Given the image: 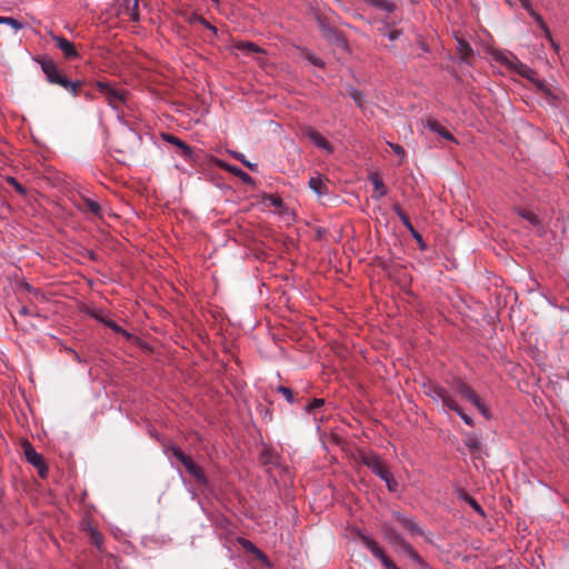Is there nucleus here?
<instances>
[{
	"mask_svg": "<svg viewBox=\"0 0 569 569\" xmlns=\"http://www.w3.org/2000/svg\"><path fill=\"white\" fill-rule=\"evenodd\" d=\"M42 70L46 73L48 80L51 83H56L59 86H62L63 88L70 90L73 93H77L78 89L80 88V82H72L69 81L63 74H61L53 61H43L42 62Z\"/></svg>",
	"mask_w": 569,
	"mask_h": 569,
	"instance_id": "obj_1",
	"label": "nucleus"
},
{
	"mask_svg": "<svg viewBox=\"0 0 569 569\" xmlns=\"http://www.w3.org/2000/svg\"><path fill=\"white\" fill-rule=\"evenodd\" d=\"M172 455L186 467L188 472L196 479L200 485H207L208 480L201 467L192 461V459L184 455L177 446H170L168 448Z\"/></svg>",
	"mask_w": 569,
	"mask_h": 569,
	"instance_id": "obj_2",
	"label": "nucleus"
},
{
	"mask_svg": "<svg viewBox=\"0 0 569 569\" xmlns=\"http://www.w3.org/2000/svg\"><path fill=\"white\" fill-rule=\"evenodd\" d=\"M452 388L462 398L472 402L480 410V412L488 418L489 415L487 407L482 403L481 399L469 385L460 379H456L452 383Z\"/></svg>",
	"mask_w": 569,
	"mask_h": 569,
	"instance_id": "obj_3",
	"label": "nucleus"
},
{
	"mask_svg": "<svg viewBox=\"0 0 569 569\" xmlns=\"http://www.w3.org/2000/svg\"><path fill=\"white\" fill-rule=\"evenodd\" d=\"M22 448L27 461L37 468L38 473L41 478H46L48 473V467L44 462L43 457L40 453H38L32 447V445L27 440L23 441Z\"/></svg>",
	"mask_w": 569,
	"mask_h": 569,
	"instance_id": "obj_4",
	"label": "nucleus"
},
{
	"mask_svg": "<svg viewBox=\"0 0 569 569\" xmlns=\"http://www.w3.org/2000/svg\"><path fill=\"white\" fill-rule=\"evenodd\" d=\"M360 539L366 545V547L370 549L372 555L380 559L386 569H399L395 565V562L389 557L386 556L383 550L378 546V543L373 539L366 535H360Z\"/></svg>",
	"mask_w": 569,
	"mask_h": 569,
	"instance_id": "obj_5",
	"label": "nucleus"
},
{
	"mask_svg": "<svg viewBox=\"0 0 569 569\" xmlns=\"http://www.w3.org/2000/svg\"><path fill=\"white\" fill-rule=\"evenodd\" d=\"M360 459L368 468H370L380 478H382L385 473H388L390 471L386 466L385 461L382 460V458L376 453H362Z\"/></svg>",
	"mask_w": 569,
	"mask_h": 569,
	"instance_id": "obj_6",
	"label": "nucleus"
},
{
	"mask_svg": "<svg viewBox=\"0 0 569 569\" xmlns=\"http://www.w3.org/2000/svg\"><path fill=\"white\" fill-rule=\"evenodd\" d=\"M98 89L100 93L103 94L106 100L109 102L110 106L118 108L122 102H124V93L122 91H119L114 88H112L108 83L99 82Z\"/></svg>",
	"mask_w": 569,
	"mask_h": 569,
	"instance_id": "obj_7",
	"label": "nucleus"
},
{
	"mask_svg": "<svg viewBox=\"0 0 569 569\" xmlns=\"http://www.w3.org/2000/svg\"><path fill=\"white\" fill-rule=\"evenodd\" d=\"M50 37L56 42L57 47L63 52L66 59L78 58L79 53L71 41L53 33H50Z\"/></svg>",
	"mask_w": 569,
	"mask_h": 569,
	"instance_id": "obj_8",
	"label": "nucleus"
},
{
	"mask_svg": "<svg viewBox=\"0 0 569 569\" xmlns=\"http://www.w3.org/2000/svg\"><path fill=\"white\" fill-rule=\"evenodd\" d=\"M302 133L318 147L326 149L330 152L332 151L330 142L325 137H322L316 129L307 127L302 130Z\"/></svg>",
	"mask_w": 569,
	"mask_h": 569,
	"instance_id": "obj_9",
	"label": "nucleus"
},
{
	"mask_svg": "<svg viewBox=\"0 0 569 569\" xmlns=\"http://www.w3.org/2000/svg\"><path fill=\"white\" fill-rule=\"evenodd\" d=\"M318 20H319V23L321 26L325 37L327 39H329L330 41L335 42L341 49L348 50L349 46H348L347 39L343 36H341L340 33H338L336 30H333L329 27H326L320 19H318Z\"/></svg>",
	"mask_w": 569,
	"mask_h": 569,
	"instance_id": "obj_10",
	"label": "nucleus"
},
{
	"mask_svg": "<svg viewBox=\"0 0 569 569\" xmlns=\"http://www.w3.org/2000/svg\"><path fill=\"white\" fill-rule=\"evenodd\" d=\"M162 139L176 146L186 159H192L193 151L186 142L169 133H162Z\"/></svg>",
	"mask_w": 569,
	"mask_h": 569,
	"instance_id": "obj_11",
	"label": "nucleus"
},
{
	"mask_svg": "<svg viewBox=\"0 0 569 569\" xmlns=\"http://www.w3.org/2000/svg\"><path fill=\"white\" fill-rule=\"evenodd\" d=\"M426 126L433 132L438 133L442 138H445L448 141L457 142L456 138L436 119L428 118L426 120Z\"/></svg>",
	"mask_w": 569,
	"mask_h": 569,
	"instance_id": "obj_12",
	"label": "nucleus"
},
{
	"mask_svg": "<svg viewBox=\"0 0 569 569\" xmlns=\"http://www.w3.org/2000/svg\"><path fill=\"white\" fill-rule=\"evenodd\" d=\"M239 543L242 546V548L254 555V557L260 560L263 565L266 566H270V561L268 559V557L266 556V553H263L260 549H258L250 540H247V539H239Z\"/></svg>",
	"mask_w": 569,
	"mask_h": 569,
	"instance_id": "obj_13",
	"label": "nucleus"
},
{
	"mask_svg": "<svg viewBox=\"0 0 569 569\" xmlns=\"http://www.w3.org/2000/svg\"><path fill=\"white\" fill-rule=\"evenodd\" d=\"M457 51H458L459 58L462 61H465L467 63L470 62V58L473 56V50L465 39L457 38Z\"/></svg>",
	"mask_w": 569,
	"mask_h": 569,
	"instance_id": "obj_14",
	"label": "nucleus"
},
{
	"mask_svg": "<svg viewBox=\"0 0 569 569\" xmlns=\"http://www.w3.org/2000/svg\"><path fill=\"white\" fill-rule=\"evenodd\" d=\"M369 180L371 181L373 189L377 192V199L385 197L387 194V187L385 186L382 178L378 172H371L369 174Z\"/></svg>",
	"mask_w": 569,
	"mask_h": 569,
	"instance_id": "obj_15",
	"label": "nucleus"
},
{
	"mask_svg": "<svg viewBox=\"0 0 569 569\" xmlns=\"http://www.w3.org/2000/svg\"><path fill=\"white\" fill-rule=\"evenodd\" d=\"M309 187L319 196L328 193V186L326 179L322 176L310 178Z\"/></svg>",
	"mask_w": 569,
	"mask_h": 569,
	"instance_id": "obj_16",
	"label": "nucleus"
},
{
	"mask_svg": "<svg viewBox=\"0 0 569 569\" xmlns=\"http://www.w3.org/2000/svg\"><path fill=\"white\" fill-rule=\"evenodd\" d=\"M385 537L396 547H399L401 550L409 545L395 529L386 528Z\"/></svg>",
	"mask_w": 569,
	"mask_h": 569,
	"instance_id": "obj_17",
	"label": "nucleus"
},
{
	"mask_svg": "<svg viewBox=\"0 0 569 569\" xmlns=\"http://www.w3.org/2000/svg\"><path fill=\"white\" fill-rule=\"evenodd\" d=\"M233 48L246 52V53H259L262 52V49L259 48L256 43L249 41H238L233 44Z\"/></svg>",
	"mask_w": 569,
	"mask_h": 569,
	"instance_id": "obj_18",
	"label": "nucleus"
},
{
	"mask_svg": "<svg viewBox=\"0 0 569 569\" xmlns=\"http://www.w3.org/2000/svg\"><path fill=\"white\" fill-rule=\"evenodd\" d=\"M428 395L435 399H440L446 405V399L451 398L447 390L438 385H431L428 390Z\"/></svg>",
	"mask_w": 569,
	"mask_h": 569,
	"instance_id": "obj_19",
	"label": "nucleus"
},
{
	"mask_svg": "<svg viewBox=\"0 0 569 569\" xmlns=\"http://www.w3.org/2000/svg\"><path fill=\"white\" fill-rule=\"evenodd\" d=\"M226 169L229 172H231L232 174H234L236 177H238L239 179H241L244 183H247V184L253 183V179L247 172L241 170L240 168L227 164Z\"/></svg>",
	"mask_w": 569,
	"mask_h": 569,
	"instance_id": "obj_20",
	"label": "nucleus"
},
{
	"mask_svg": "<svg viewBox=\"0 0 569 569\" xmlns=\"http://www.w3.org/2000/svg\"><path fill=\"white\" fill-rule=\"evenodd\" d=\"M363 1L375 8H378V9L388 11V12L393 11L396 8L395 3L387 1V0H363Z\"/></svg>",
	"mask_w": 569,
	"mask_h": 569,
	"instance_id": "obj_21",
	"label": "nucleus"
},
{
	"mask_svg": "<svg viewBox=\"0 0 569 569\" xmlns=\"http://www.w3.org/2000/svg\"><path fill=\"white\" fill-rule=\"evenodd\" d=\"M515 69L518 71L519 74L529 79L530 81H535V79L537 78V72L523 63L516 64Z\"/></svg>",
	"mask_w": 569,
	"mask_h": 569,
	"instance_id": "obj_22",
	"label": "nucleus"
},
{
	"mask_svg": "<svg viewBox=\"0 0 569 569\" xmlns=\"http://www.w3.org/2000/svg\"><path fill=\"white\" fill-rule=\"evenodd\" d=\"M522 8H525L529 14L538 22L539 27L543 26L545 21L542 19V17L536 12L532 8V4L530 2V0H519Z\"/></svg>",
	"mask_w": 569,
	"mask_h": 569,
	"instance_id": "obj_23",
	"label": "nucleus"
},
{
	"mask_svg": "<svg viewBox=\"0 0 569 569\" xmlns=\"http://www.w3.org/2000/svg\"><path fill=\"white\" fill-rule=\"evenodd\" d=\"M459 497L465 500L477 513H479L481 517H485V511L481 508V506L468 493L461 492Z\"/></svg>",
	"mask_w": 569,
	"mask_h": 569,
	"instance_id": "obj_24",
	"label": "nucleus"
},
{
	"mask_svg": "<svg viewBox=\"0 0 569 569\" xmlns=\"http://www.w3.org/2000/svg\"><path fill=\"white\" fill-rule=\"evenodd\" d=\"M396 518L409 531L417 532L420 535L422 533L421 530L419 529V527L411 519L405 518L399 513L396 515Z\"/></svg>",
	"mask_w": 569,
	"mask_h": 569,
	"instance_id": "obj_25",
	"label": "nucleus"
},
{
	"mask_svg": "<svg viewBox=\"0 0 569 569\" xmlns=\"http://www.w3.org/2000/svg\"><path fill=\"white\" fill-rule=\"evenodd\" d=\"M536 87L538 88V90L545 94V97L548 99V100H551V101H555L557 100V97L552 93V91L550 90L549 87H547L543 81L539 80L538 78L535 79V81H532Z\"/></svg>",
	"mask_w": 569,
	"mask_h": 569,
	"instance_id": "obj_26",
	"label": "nucleus"
},
{
	"mask_svg": "<svg viewBox=\"0 0 569 569\" xmlns=\"http://www.w3.org/2000/svg\"><path fill=\"white\" fill-rule=\"evenodd\" d=\"M83 203L87 210H89L92 214H94L96 217H101V207L97 201L89 198H84Z\"/></svg>",
	"mask_w": 569,
	"mask_h": 569,
	"instance_id": "obj_27",
	"label": "nucleus"
},
{
	"mask_svg": "<svg viewBox=\"0 0 569 569\" xmlns=\"http://www.w3.org/2000/svg\"><path fill=\"white\" fill-rule=\"evenodd\" d=\"M229 153L231 154V157H233L234 159L241 161L249 170L251 171H256L258 169V164L257 163H252L250 161H248L244 156L238 151H229Z\"/></svg>",
	"mask_w": 569,
	"mask_h": 569,
	"instance_id": "obj_28",
	"label": "nucleus"
},
{
	"mask_svg": "<svg viewBox=\"0 0 569 569\" xmlns=\"http://www.w3.org/2000/svg\"><path fill=\"white\" fill-rule=\"evenodd\" d=\"M349 96L353 99V101L356 102V104L363 109L365 107V98H363V93L356 89V88H350L349 89Z\"/></svg>",
	"mask_w": 569,
	"mask_h": 569,
	"instance_id": "obj_29",
	"label": "nucleus"
},
{
	"mask_svg": "<svg viewBox=\"0 0 569 569\" xmlns=\"http://www.w3.org/2000/svg\"><path fill=\"white\" fill-rule=\"evenodd\" d=\"M517 213L521 218L528 220L531 224H533V226L539 224V218L532 211H528V210H525V209H517Z\"/></svg>",
	"mask_w": 569,
	"mask_h": 569,
	"instance_id": "obj_30",
	"label": "nucleus"
},
{
	"mask_svg": "<svg viewBox=\"0 0 569 569\" xmlns=\"http://www.w3.org/2000/svg\"><path fill=\"white\" fill-rule=\"evenodd\" d=\"M393 210L396 211V213L398 214L399 219L402 221V223L410 230V231H413V226L408 217V214H406L401 208L399 206H395L393 207Z\"/></svg>",
	"mask_w": 569,
	"mask_h": 569,
	"instance_id": "obj_31",
	"label": "nucleus"
},
{
	"mask_svg": "<svg viewBox=\"0 0 569 569\" xmlns=\"http://www.w3.org/2000/svg\"><path fill=\"white\" fill-rule=\"evenodd\" d=\"M470 451H478L480 449V441L475 435H469L465 441Z\"/></svg>",
	"mask_w": 569,
	"mask_h": 569,
	"instance_id": "obj_32",
	"label": "nucleus"
},
{
	"mask_svg": "<svg viewBox=\"0 0 569 569\" xmlns=\"http://www.w3.org/2000/svg\"><path fill=\"white\" fill-rule=\"evenodd\" d=\"M90 540L98 549L102 548V535L93 528L90 529Z\"/></svg>",
	"mask_w": 569,
	"mask_h": 569,
	"instance_id": "obj_33",
	"label": "nucleus"
},
{
	"mask_svg": "<svg viewBox=\"0 0 569 569\" xmlns=\"http://www.w3.org/2000/svg\"><path fill=\"white\" fill-rule=\"evenodd\" d=\"M402 551H405L413 561H416L420 565L423 563L422 558L419 556V553L413 549V547L410 543L408 546H406V548Z\"/></svg>",
	"mask_w": 569,
	"mask_h": 569,
	"instance_id": "obj_34",
	"label": "nucleus"
},
{
	"mask_svg": "<svg viewBox=\"0 0 569 569\" xmlns=\"http://www.w3.org/2000/svg\"><path fill=\"white\" fill-rule=\"evenodd\" d=\"M386 481L388 490L389 491H396L397 490V481L393 479L392 473L389 471L388 473H385V476L381 478Z\"/></svg>",
	"mask_w": 569,
	"mask_h": 569,
	"instance_id": "obj_35",
	"label": "nucleus"
},
{
	"mask_svg": "<svg viewBox=\"0 0 569 569\" xmlns=\"http://www.w3.org/2000/svg\"><path fill=\"white\" fill-rule=\"evenodd\" d=\"M0 23L9 24L16 30H19L23 27L22 23L11 17H0Z\"/></svg>",
	"mask_w": 569,
	"mask_h": 569,
	"instance_id": "obj_36",
	"label": "nucleus"
},
{
	"mask_svg": "<svg viewBox=\"0 0 569 569\" xmlns=\"http://www.w3.org/2000/svg\"><path fill=\"white\" fill-rule=\"evenodd\" d=\"M190 22H199L203 24L206 28L211 29L214 33L217 32V28L211 26L206 19H203L201 16L192 14L190 18Z\"/></svg>",
	"mask_w": 569,
	"mask_h": 569,
	"instance_id": "obj_37",
	"label": "nucleus"
},
{
	"mask_svg": "<svg viewBox=\"0 0 569 569\" xmlns=\"http://www.w3.org/2000/svg\"><path fill=\"white\" fill-rule=\"evenodd\" d=\"M388 146L393 150V152L396 154H398L400 157V163H402L406 159V151L405 149L397 144V143H392V142H388Z\"/></svg>",
	"mask_w": 569,
	"mask_h": 569,
	"instance_id": "obj_38",
	"label": "nucleus"
},
{
	"mask_svg": "<svg viewBox=\"0 0 569 569\" xmlns=\"http://www.w3.org/2000/svg\"><path fill=\"white\" fill-rule=\"evenodd\" d=\"M139 0H132V4L129 7L130 18L132 21H139V11H138Z\"/></svg>",
	"mask_w": 569,
	"mask_h": 569,
	"instance_id": "obj_39",
	"label": "nucleus"
},
{
	"mask_svg": "<svg viewBox=\"0 0 569 569\" xmlns=\"http://www.w3.org/2000/svg\"><path fill=\"white\" fill-rule=\"evenodd\" d=\"M448 408H450L451 410H453L455 412H457L460 417L461 415H463V410L461 409V407H459L457 405V402L452 399V398H448L446 399V405Z\"/></svg>",
	"mask_w": 569,
	"mask_h": 569,
	"instance_id": "obj_40",
	"label": "nucleus"
},
{
	"mask_svg": "<svg viewBox=\"0 0 569 569\" xmlns=\"http://www.w3.org/2000/svg\"><path fill=\"white\" fill-rule=\"evenodd\" d=\"M277 390L286 397L288 402H290V403L293 402V392L291 389L283 387V386H279Z\"/></svg>",
	"mask_w": 569,
	"mask_h": 569,
	"instance_id": "obj_41",
	"label": "nucleus"
},
{
	"mask_svg": "<svg viewBox=\"0 0 569 569\" xmlns=\"http://www.w3.org/2000/svg\"><path fill=\"white\" fill-rule=\"evenodd\" d=\"M272 206L274 207H278V208H282L283 207V201L282 199L277 196V194H269L267 198H266Z\"/></svg>",
	"mask_w": 569,
	"mask_h": 569,
	"instance_id": "obj_42",
	"label": "nucleus"
},
{
	"mask_svg": "<svg viewBox=\"0 0 569 569\" xmlns=\"http://www.w3.org/2000/svg\"><path fill=\"white\" fill-rule=\"evenodd\" d=\"M323 403H325V400H323V399H318V398H316V399H313V400H312V401H311V402L306 407V409H307L308 411H312V410H315V409H317V408L322 407V406H323Z\"/></svg>",
	"mask_w": 569,
	"mask_h": 569,
	"instance_id": "obj_43",
	"label": "nucleus"
},
{
	"mask_svg": "<svg viewBox=\"0 0 569 569\" xmlns=\"http://www.w3.org/2000/svg\"><path fill=\"white\" fill-rule=\"evenodd\" d=\"M383 34L387 36L389 40L395 41L400 37L401 31L393 29V30H388V31L383 32Z\"/></svg>",
	"mask_w": 569,
	"mask_h": 569,
	"instance_id": "obj_44",
	"label": "nucleus"
},
{
	"mask_svg": "<svg viewBox=\"0 0 569 569\" xmlns=\"http://www.w3.org/2000/svg\"><path fill=\"white\" fill-rule=\"evenodd\" d=\"M7 181L12 184L17 191H19L20 193H24V189L22 188V186L12 177H8L7 178Z\"/></svg>",
	"mask_w": 569,
	"mask_h": 569,
	"instance_id": "obj_45",
	"label": "nucleus"
},
{
	"mask_svg": "<svg viewBox=\"0 0 569 569\" xmlns=\"http://www.w3.org/2000/svg\"><path fill=\"white\" fill-rule=\"evenodd\" d=\"M308 59L310 60V62L312 64H315L317 67H320V68L325 67V63L320 58L309 56Z\"/></svg>",
	"mask_w": 569,
	"mask_h": 569,
	"instance_id": "obj_46",
	"label": "nucleus"
},
{
	"mask_svg": "<svg viewBox=\"0 0 569 569\" xmlns=\"http://www.w3.org/2000/svg\"><path fill=\"white\" fill-rule=\"evenodd\" d=\"M545 33V36L549 39V41H552V36H551V32L548 28V26L546 23H543V26L540 27Z\"/></svg>",
	"mask_w": 569,
	"mask_h": 569,
	"instance_id": "obj_47",
	"label": "nucleus"
},
{
	"mask_svg": "<svg viewBox=\"0 0 569 569\" xmlns=\"http://www.w3.org/2000/svg\"><path fill=\"white\" fill-rule=\"evenodd\" d=\"M31 315V311L29 310L28 307L26 306H22L19 310V316L20 317H27V316H30Z\"/></svg>",
	"mask_w": 569,
	"mask_h": 569,
	"instance_id": "obj_48",
	"label": "nucleus"
},
{
	"mask_svg": "<svg viewBox=\"0 0 569 569\" xmlns=\"http://www.w3.org/2000/svg\"><path fill=\"white\" fill-rule=\"evenodd\" d=\"M460 418H461V419H462L467 425H469V426H473V421H472V419H471L468 415L463 413V415H461V417H460Z\"/></svg>",
	"mask_w": 569,
	"mask_h": 569,
	"instance_id": "obj_49",
	"label": "nucleus"
},
{
	"mask_svg": "<svg viewBox=\"0 0 569 569\" xmlns=\"http://www.w3.org/2000/svg\"><path fill=\"white\" fill-rule=\"evenodd\" d=\"M21 288H23L28 292H32L33 291L32 287L29 283H27V282L22 283Z\"/></svg>",
	"mask_w": 569,
	"mask_h": 569,
	"instance_id": "obj_50",
	"label": "nucleus"
},
{
	"mask_svg": "<svg viewBox=\"0 0 569 569\" xmlns=\"http://www.w3.org/2000/svg\"><path fill=\"white\" fill-rule=\"evenodd\" d=\"M69 351L73 353V356H74V358H76V360H77V361H79V362L81 361L80 356L78 355V352H76V351H74V350H72V349H69Z\"/></svg>",
	"mask_w": 569,
	"mask_h": 569,
	"instance_id": "obj_51",
	"label": "nucleus"
},
{
	"mask_svg": "<svg viewBox=\"0 0 569 569\" xmlns=\"http://www.w3.org/2000/svg\"><path fill=\"white\" fill-rule=\"evenodd\" d=\"M29 327H33V325H32V323H30V325L28 326V325H26V323L21 322V329H22L23 331H27Z\"/></svg>",
	"mask_w": 569,
	"mask_h": 569,
	"instance_id": "obj_52",
	"label": "nucleus"
},
{
	"mask_svg": "<svg viewBox=\"0 0 569 569\" xmlns=\"http://www.w3.org/2000/svg\"><path fill=\"white\" fill-rule=\"evenodd\" d=\"M108 326H109V327H111L112 329L117 330V331L120 329V328H119L114 322H112V321H111V322H108Z\"/></svg>",
	"mask_w": 569,
	"mask_h": 569,
	"instance_id": "obj_53",
	"label": "nucleus"
},
{
	"mask_svg": "<svg viewBox=\"0 0 569 569\" xmlns=\"http://www.w3.org/2000/svg\"><path fill=\"white\" fill-rule=\"evenodd\" d=\"M420 48L423 50V51H428V46L426 44V42L421 41L420 42Z\"/></svg>",
	"mask_w": 569,
	"mask_h": 569,
	"instance_id": "obj_54",
	"label": "nucleus"
},
{
	"mask_svg": "<svg viewBox=\"0 0 569 569\" xmlns=\"http://www.w3.org/2000/svg\"><path fill=\"white\" fill-rule=\"evenodd\" d=\"M411 232L417 240L421 241V236L418 232H416L415 230Z\"/></svg>",
	"mask_w": 569,
	"mask_h": 569,
	"instance_id": "obj_55",
	"label": "nucleus"
},
{
	"mask_svg": "<svg viewBox=\"0 0 569 569\" xmlns=\"http://www.w3.org/2000/svg\"><path fill=\"white\" fill-rule=\"evenodd\" d=\"M550 42H551V46H552V48H553L555 50H559V46H558V43H556L553 40H552V41H550Z\"/></svg>",
	"mask_w": 569,
	"mask_h": 569,
	"instance_id": "obj_56",
	"label": "nucleus"
},
{
	"mask_svg": "<svg viewBox=\"0 0 569 569\" xmlns=\"http://www.w3.org/2000/svg\"><path fill=\"white\" fill-rule=\"evenodd\" d=\"M212 1L216 2V3H219V0H212Z\"/></svg>",
	"mask_w": 569,
	"mask_h": 569,
	"instance_id": "obj_57",
	"label": "nucleus"
}]
</instances>
